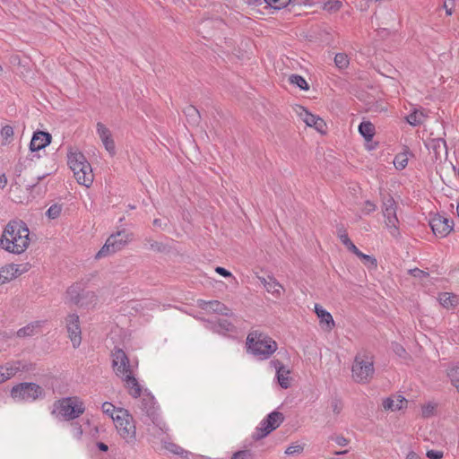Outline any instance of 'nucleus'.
Wrapping results in <instances>:
<instances>
[{
  "label": "nucleus",
  "mask_w": 459,
  "mask_h": 459,
  "mask_svg": "<svg viewBox=\"0 0 459 459\" xmlns=\"http://www.w3.org/2000/svg\"><path fill=\"white\" fill-rule=\"evenodd\" d=\"M30 244V230L26 223L22 221H9L0 237V248L21 255L28 249Z\"/></svg>",
  "instance_id": "1"
},
{
  "label": "nucleus",
  "mask_w": 459,
  "mask_h": 459,
  "mask_svg": "<svg viewBox=\"0 0 459 459\" xmlns=\"http://www.w3.org/2000/svg\"><path fill=\"white\" fill-rule=\"evenodd\" d=\"M247 351L258 359H269L278 349L277 342L267 334L253 331L247 337Z\"/></svg>",
  "instance_id": "2"
},
{
  "label": "nucleus",
  "mask_w": 459,
  "mask_h": 459,
  "mask_svg": "<svg viewBox=\"0 0 459 459\" xmlns=\"http://www.w3.org/2000/svg\"><path fill=\"white\" fill-rule=\"evenodd\" d=\"M70 169L78 184L90 187L94 180V174L91 164L80 152H70L67 155Z\"/></svg>",
  "instance_id": "3"
},
{
  "label": "nucleus",
  "mask_w": 459,
  "mask_h": 459,
  "mask_svg": "<svg viewBox=\"0 0 459 459\" xmlns=\"http://www.w3.org/2000/svg\"><path fill=\"white\" fill-rule=\"evenodd\" d=\"M85 411V405L78 396H69L57 400L53 404L52 414L65 420L79 418Z\"/></svg>",
  "instance_id": "4"
},
{
  "label": "nucleus",
  "mask_w": 459,
  "mask_h": 459,
  "mask_svg": "<svg viewBox=\"0 0 459 459\" xmlns=\"http://www.w3.org/2000/svg\"><path fill=\"white\" fill-rule=\"evenodd\" d=\"M374 361L371 356L366 353H359L356 355L352 367V378L357 383H368L374 375Z\"/></svg>",
  "instance_id": "5"
},
{
  "label": "nucleus",
  "mask_w": 459,
  "mask_h": 459,
  "mask_svg": "<svg viewBox=\"0 0 459 459\" xmlns=\"http://www.w3.org/2000/svg\"><path fill=\"white\" fill-rule=\"evenodd\" d=\"M114 417V424L118 435L128 444H134L136 441V427L132 415L126 411H117Z\"/></svg>",
  "instance_id": "6"
},
{
  "label": "nucleus",
  "mask_w": 459,
  "mask_h": 459,
  "mask_svg": "<svg viewBox=\"0 0 459 459\" xmlns=\"http://www.w3.org/2000/svg\"><path fill=\"white\" fill-rule=\"evenodd\" d=\"M132 239L133 234L125 230L110 235L101 249L96 254V258L100 259L121 250L131 242Z\"/></svg>",
  "instance_id": "7"
},
{
  "label": "nucleus",
  "mask_w": 459,
  "mask_h": 459,
  "mask_svg": "<svg viewBox=\"0 0 459 459\" xmlns=\"http://www.w3.org/2000/svg\"><path fill=\"white\" fill-rule=\"evenodd\" d=\"M382 213L385 228L393 237L397 238L400 235V221L397 217V204L393 197L384 200Z\"/></svg>",
  "instance_id": "8"
},
{
  "label": "nucleus",
  "mask_w": 459,
  "mask_h": 459,
  "mask_svg": "<svg viewBox=\"0 0 459 459\" xmlns=\"http://www.w3.org/2000/svg\"><path fill=\"white\" fill-rule=\"evenodd\" d=\"M43 394L42 387L35 383H21L11 390V396L17 402H33Z\"/></svg>",
  "instance_id": "9"
},
{
  "label": "nucleus",
  "mask_w": 459,
  "mask_h": 459,
  "mask_svg": "<svg viewBox=\"0 0 459 459\" xmlns=\"http://www.w3.org/2000/svg\"><path fill=\"white\" fill-rule=\"evenodd\" d=\"M112 367L115 374L122 378L126 375L134 374L137 364H132L126 352L119 348H116L111 354Z\"/></svg>",
  "instance_id": "10"
},
{
  "label": "nucleus",
  "mask_w": 459,
  "mask_h": 459,
  "mask_svg": "<svg viewBox=\"0 0 459 459\" xmlns=\"http://www.w3.org/2000/svg\"><path fill=\"white\" fill-rule=\"evenodd\" d=\"M283 420L284 416L281 412L276 411H272L256 427L254 438L259 440L265 437L272 431L276 429L282 423Z\"/></svg>",
  "instance_id": "11"
},
{
  "label": "nucleus",
  "mask_w": 459,
  "mask_h": 459,
  "mask_svg": "<svg viewBox=\"0 0 459 459\" xmlns=\"http://www.w3.org/2000/svg\"><path fill=\"white\" fill-rule=\"evenodd\" d=\"M65 324L73 347L78 348L82 342V330L79 316L75 313L67 315L65 318Z\"/></svg>",
  "instance_id": "12"
},
{
  "label": "nucleus",
  "mask_w": 459,
  "mask_h": 459,
  "mask_svg": "<svg viewBox=\"0 0 459 459\" xmlns=\"http://www.w3.org/2000/svg\"><path fill=\"white\" fill-rule=\"evenodd\" d=\"M30 267V263L20 264H8L2 266L0 269V284H4L16 279L18 276L27 273Z\"/></svg>",
  "instance_id": "13"
},
{
  "label": "nucleus",
  "mask_w": 459,
  "mask_h": 459,
  "mask_svg": "<svg viewBox=\"0 0 459 459\" xmlns=\"http://www.w3.org/2000/svg\"><path fill=\"white\" fill-rule=\"evenodd\" d=\"M429 226L436 236L444 238L452 231L454 224L448 218L435 214L429 220Z\"/></svg>",
  "instance_id": "14"
},
{
  "label": "nucleus",
  "mask_w": 459,
  "mask_h": 459,
  "mask_svg": "<svg viewBox=\"0 0 459 459\" xmlns=\"http://www.w3.org/2000/svg\"><path fill=\"white\" fill-rule=\"evenodd\" d=\"M297 113L307 126L315 128L320 134L325 133L326 124L320 117L310 113L304 107H299Z\"/></svg>",
  "instance_id": "15"
},
{
  "label": "nucleus",
  "mask_w": 459,
  "mask_h": 459,
  "mask_svg": "<svg viewBox=\"0 0 459 459\" xmlns=\"http://www.w3.org/2000/svg\"><path fill=\"white\" fill-rule=\"evenodd\" d=\"M97 134L100 138L105 149L111 155L116 153V145L110 130L102 123H97Z\"/></svg>",
  "instance_id": "16"
},
{
  "label": "nucleus",
  "mask_w": 459,
  "mask_h": 459,
  "mask_svg": "<svg viewBox=\"0 0 459 459\" xmlns=\"http://www.w3.org/2000/svg\"><path fill=\"white\" fill-rule=\"evenodd\" d=\"M315 313L319 319L321 328L325 332H331L335 327L333 316L321 305L315 304Z\"/></svg>",
  "instance_id": "17"
},
{
  "label": "nucleus",
  "mask_w": 459,
  "mask_h": 459,
  "mask_svg": "<svg viewBox=\"0 0 459 459\" xmlns=\"http://www.w3.org/2000/svg\"><path fill=\"white\" fill-rule=\"evenodd\" d=\"M51 143V135L48 133L39 131L34 133L30 143V150L34 152L44 149Z\"/></svg>",
  "instance_id": "18"
},
{
  "label": "nucleus",
  "mask_w": 459,
  "mask_h": 459,
  "mask_svg": "<svg viewBox=\"0 0 459 459\" xmlns=\"http://www.w3.org/2000/svg\"><path fill=\"white\" fill-rule=\"evenodd\" d=\"M142 395L143 396L140 407L142 411L144 412L150 419L159 414V408L156 405L154 397L149 393H146V391Z\"/></svg>",
  "instance_id": "19"
},
{
  "label": "nucleus",
  "mask_w": 459,
  "mask_h": 459,
  "mask_svg": "<svg viewBox=\"0 0 459 459\" xmlns=\"http://www.w3.org/2000/svg\"><path fill=\"white\" fill-rule=\"evenodd\" d=\"M198 304H199V307L204 310H210V311H212L214 313H218V314H221L223 316H230L231 315L230 309L226 305H224L223 303H221L219 300H210V301L199 300Z\"/></svg>",
  "instance_id": "20"
},
{
  "label": "nucleus",
  "mask_w": 459,
  "mask_h": 459,
  "mask_svg": "<svg viewBox=\"0 0 459 459\" xmlns=\"http://www.w3.org/2000/svg\"><path fill=\"white\" fill-rule=\"evenodd\" d=\"M407 403L403 395L395 394L384 399L382 405L385 411H395L404 408Z\"/></svg>",
  "instance_id": "21"
},
{
  "label": "nucleus",
  "mask_w": 459,
  "mask_h": 459,
  "mask_svg": "<svg viewBox=\"0 0 459 459\" xmlns=\"http://www.w3.org/2000/svg\"><path fill=\"white\" fill-rule=\"evenodd\" d=\"M121 380L125 383L126 388L128 390L129 394L134 398L141 397L143 394L142 386L134 374L126 375Z\"/></svg>",
  "instance_id": "22"
},
{
  "label": "nucleus",
  "mask_w": 459,
  "mask_h": 459,
  "mask_svg": "<svg viewBox=\"0 0 459 459\" xmlns=\"http://www.w3.org/2000/svg\"><path fill=\"white\" fill-rule=\"evenodd\" d=\"M259 280L266 289L267 292L271 293L275 298H280L284 291L283 286L273 277H260Z\"/></svg>",
  "instance_id": "23"
},
{
  "label": "nucleus",
  "mask_w": 459,
  "mask_h": 459,
  "mask_svg": "<svg viewBox=\"0 0 459 459\" xmlns=\"http://www.w3.org/2000/svg\"><path fill=\"white\" fill-rule=\"evenodd\" d=\"M426 147L429 152H433L435 159H440L441 152H444L446 154V143L443 138H429L425 142Z\"/></svg>",
  "instance_id": "24"
},
{
  "label": "nucleus",
  "mask_w": 459,
  "mask_h": 459,
  "mask_svg": "<svg viewBox=\"0 0 459 459\" xmlns=\"http://www.w3.org/2000/svg\"><path fill=\"white\" fill-rule=\"evenodd\" d=\"M438 301L446 309L454 308L459 305V296L450 292H443L438 295Z\"/></svg>",
  "instance_id": "25"
},
{
  "label": "nucleus",
  "mask_w": 459,
  "mask_h": 459,
  "mask_svg": "<svg viewBox=\"0 0 459 459\" xmlns=\"http://www.w3.org/2000/svg\"><path fill=\"white\" fill-rule=\"evenodd\" d=\"M275 378L277 380V383L279 385L283 388L287 389L291 385V377H290V370L287 367L281 368V370H278L275 375Z\"/></svg>",
  "instance_id": "26"
},
{
  "label": "nucleus",
  "mask_w": 459,
  "mask_h": 459,
  "mask_svg": "<svg viewBox=\"0 0 459 459\" xmlns=\"http://www.w3.org/2000/svg\"><path fill=\"white\" fill-rule=\"evenodd\" d=\"M359 133L367 142H369L375 135V126L369 121H363L359 126Z\"/></svg>",
  "instance_id": "27"
},
{
  "label": "nucleus",
  "mask_w": 459,
  "mask_h": 459,
  "mask_svg": "<svg viewBox=\"0 0 459 459\" xmlns=\"http://www.w3.org/2000/svg\"><path fill=\"white\" fill-rule=\"evenodd\" d=\"M151 420L153 423V428L152 429L153 436L160 437L161 434H165L169 430L167 424L160 417V414L151 418Z\"/></svg>",
  "instance_id": "28"
},
{
  "label": "nucleus",
  "mask_w": 459,
  "mask_h": 459,
  "mask_svg": "<svg viewBox=\"0 0 459 459\" xmlns=\"http://www.w3.org/2000/svg\"><path fill=\"white\" fill-rule=\"evenodd\" d=\"M411 156V152L408 149H404L403 152L396 154L394 159V165L397 169H403L406 168L409 160V157Z\"/></svg>",
  "instance_id": "29"
},
{
  "label": "nucleus",
  "mask_w": 459,
  "mask_h": 459,
  "mask_svg": "<svg viewBox=\"0 0 459 459\" xmlns=\"http://www.w3.org/2000/svg\"><path fill=\"white\" fill-rule=\"evenodd\" d=\"M1 368L3 373L4 374L5 381H7L8 379L14 377L16 373L21 370V363L18 361L7 363L4 366H1Z\"/></svg>",
  "instance_id": "30"
},
{
  "label": "nucleus",
  "mask_w": 459,
  "mask_h": 459,
  "mask_svg": "<svg viewBox=\"0 0 459 459\" xmlns=\"http://www.w3.org/2000/svg\"><path fill=\"white\" fill-rule=\"evenodd\" d=\"M426 116L422 111L415 110L409 114L406 117L407 122L411 126H419L425 120Z\"/></svg>",
  "instance_id": "31"
},
{
  "label": "nucleus",
  "mask_w": 459,
  "mask_h": 459,
  "mask_svg": "<svg viewBox=\"0 0 459 459\" xmlns=\"http://www.w3.org/2000/svg\"><path fill=\"white\" fill-rule=\"evenodd\" d=\"M185 114L188 117V121L192 124H198L200 120V114L196 108L188 106L185 109Z\"/></svg>",
  "instance_id": "32"
},
{
  "label": "nucleus",
  "mask_w": 459,
  "mask_h": 459,
  "mask_svg": "<svg viewBox=\"0 0 459 459\" xmlns=\"http://www.w3.org/2000/svg\"><path fill=\"white\" fill-rule=\"evenodd\" d=\"M334 64L341 70L346 69L350 64L348 56L344 53L336 54L334 56Z\"/></svg>",
  "instance_id": "33"
},
{
  "label": "nucleus",
  "mask_w": 459,
  "mask_h": 459,
  "mask_svg": "<svg viewBox=\"0 0 459 459\" xmlns=\"http://www.w3.org/2000/svg\"><path fill=\"white\" fill-rule=\"evenodd\" d=\"M289 82L304 91H307L309 88L307 81L302 76L298 74H291L289 78Z\"/></svg>",
  "instance_id": "34"
},
{
  "label": "nucleus",
  "mask_w": 459,
  "mask_h": 459,
  "mask_svg": "<svg viewBox=\"0 0 459 459\" xmlns=\"http://www.w3.org/2000/svg\"><path fill=\"white\" fill-rule=\"evenodd\" d=\"M124 410L125 409H123V408H117V407H115L112 403H110L108 402H105L102 404V411H103V412L105 414H107L108 416H109L113 420H114V417L118 414L117 411H124Z\"/></svg>",
  "instance_id": "35"
},
{
  "label": "nucleus",
  "mask_w": 459,
  "mask_h": 459,
  "mask_svg": "<svg viewBox=\"0 0 459 459\" xmlns=\"http://www.w3.org/2000/svg\"><path fill=\"white\" fill-rule=\"evenodd\" d=\"M38 327V323L30 324L21 329H19L16 333L18 337H27L32 336L35 333V329Z\"/></svg>",
  "instance_id": "36"
},
{
  "label": "nucleus",
  "mask_w": 459,
  "mask_h": 459,
  "mask_svg": "<svg viewBox=\"0 0 459 459\" xmlns=\"http://www.w3.org/2000/svg\"><path fill=\"white\" fill-rule=\"evenodd\" d=\"M304 444L293 443L286 448L284 453L286 455H299L304 451Z\"/></svg>",
  "instance_id": "37"
},
{
  "label": "nucleus",
  "mask_w": 459,
  "mask_h": 459,
  "mask_svg": "<svg viewBox=\"0 0 459 459\" xmlns=\"http://www.w3.org/2000/svg\"><path fill=\"white\" fill-rule=\"evenodd\" d=\"M0 134L4 140L3 144H7L13 136V128L11 126H4L1 129Z\"/></svg>",
  "instance_id": "38"
},
{
  "label": "nucleus",
  "mask_w": 459,
  "mask_h": 459,
  "mask_svg": "<svg viewBox=\"0 0 459 459\" xmlns=\"http://www.w3.org/2000/svg\"><path fill=\"white\" fill-rule=\"evenodd\" d=\"M358 257L359 259H361V261L363 262V264L368 267V268H376L377 267V260L376 258H374L373 256H370L368 255H366V254H363L362 252L359 253V255H358Z\"/></svg>",
  "instance_id": "39"
},
{
  "label": "nucleus",
  "mask_w": 459,
  "mask_h": 459,
  "mask_svg": "<svg viewBox=\"0 0 459 459\" xmlns=\"http://www.w3.org/2000/svg\"><path fill=\"white\" fill-rule=\"evenodd\" d=\"M290 0H264V3L269 4L272 8L281 9L289 4Z\"/></svg>",
  "instance_id": "40"
},
{
  "label": "nucleus",
  "mask_w": 459,
  "mask_h": 459,
  "mask_svg": "<svg viewBox=\"0 0 459 459\" xmlns=\"http://www.w3.org/2000/svg\"><path fill=\"white\" fill-rule=\"evenodd\" d=\"M61 211L62 208L59 204H53L48 209L47 215L49 219H56L60 215Z\"/></svg>",
  "instance_id": "41"
},
{
  "label": "nucleus",
  "mask_w": 459,
  "mask_h": 459,
  "mask_svg": "<svg viewBox=\"0 0 459 459\" xmlns=\"http://www.w3.org/2000/svg\"><path fill=\"white\" fill-rule=\"evenodd\" d=\"M436 405L434 403H429L422 406L421 414L424 418L431 417L435 412Z\"/></svg>",
  "instance_id": "42"
},
{
  "label": "nucleus",
  "mask_w": 459,
  "mask_h": 459,
  "mask_svg": "<svg viewBox=\"0 0 459 459\" xmlns=\"http://www.w3.org/2000/svg\"><path fill=\"white\" fill-rule=\"evenodd\" d=\"M342 7L340 1H328L325 4L324 9L328 12H336Z\"/></svg>",
  "instance_id": "43"
},
{
  "label": "nucleus",
  "mask_w": 459,
  "mask_h": 459,
  "mask_svg": "<svg viewBox=\"0 0 459 459\" xmlns=\"http://www.w3.org/2000/svg\"><path fill=\"white\" fill-rule=\"evenodd\" d=\"M331 439L334 441L339 446H346L349 444V439L342 435H337L331 437Z\"/></svg>",
  "instance_id": "44"
},
{
  "label": "nucleus",
  "mask_w": 459,
  "mask_h": 459,
  "mask_svg": "<svg viewBox=\"0 0 459 459\" xmlns=\"http://www.w3.org/2000/svg\"><path fill=\"white\" fill-rule=\"evenodd\" d=\"M410 274L412 275L414 278H418V279H423V278H427L429 277V273L420 270V269H418V268H414V269H411L409 271Z\"/></svg>",
  "instance_id": "45"
},
{
  "label": "nucleus",
  "mask_w": 459,
  "mask_h": 459,
  "mask_svg": "<svg viewBox=\"0 0 459 459\" xmlns=\"http://www.w3.org/2000/svg\"><path fill=\"white\" fill-rule=\"evenodd\" d=\"M71 426L73 436L80 439L83 433L82 427L78 423H73Z\"/></svg>",
  "instance_id": "46"
},
{
  "label": "nucleus",
  "mask_w": 459,
  "mask_h": 459,
  "mask_svg": "<svg viewBox=\"0 0 459 459\" xmlns=\"http://www.w3.org/2000/svg\"><path fill=\"white\" fill-rule=\"evenodd\" d=\"M426 455L429 459H441V458H443L444 454L442 451H438V450H429L427 452Z\"/></svg>",
  "instance_id": "47"
},
{
  "label": "nucleus",
  "mask_w": 459,
  "mask_h": 459,
  "mask_svg": "<svg viewBox=\"0 0 459 459\" xmlns=\"http://www.w3.org/2000/svg\"><path fill=\"white\" fill-rule=\"evenodd\" d=\"M331 408L333 413L339 414L342 410V404L339 400H333L331 403Z\"/></svg>",
  "instance_id": "48"
},
{
  "label": "nucleus",
  "mask_w": 459,
  "mask_h": 459,
  "mask_svg": "<svg viewBox=\"0 0 459 459\" xmlns=\"http://www.w3.org/2000/svg\"><path fill=\"white\" fill-rule=\"evenodd\" d=\"M231 459H250V453L246 450L238 451L232 455Z\"/></svg>",
  "instance_id": "49"
},
{
  "label": "nucleus",
  "mask_w": 459,
  "mask_h": 459,
  "mask_svg": "<svg viewBox=\"0 0 459 459\" xmlns=\"http://www.w3.org/2000/svg\"><path fill=\"white\" fill-rule=\"evenodd\" d=\"M269 365L271 368H274L276 372H278V370H281V368H285L286 366L281 362L280 361L279 359H272L270 362H269Z\"/></svg>",
  "instance_id": "50"
},
{
  "label": "nucleus",
  "mask_w": 459,
  "mask_h": 459,
  "mask_svg": "<svg viewBox=\"0 0 459 459\" xmlns=\"http://www.w3.org/2000/svg\"><path fill=\"white\" fill-rule=\"evenodd\" d=\"M393 350L399 357H404L406 354L405 349L398 343L393 344Z\"/></svg>",
  "instance_id": "51"
},
{
  "label": "nucleus",
  "mask_w": 459,
  "mask_h": 459,
  "mask_svg": "<svg viewBox=\"0 0 459 459\" xmlns=\"http://www.w3.org/2000/svg\"><path fill=\"white\" fill-rule=\"evenodd\" d=\"M165 447L169 451H170L171 453L176 454V455H180L183 452V449L175 444L169 443L168 446H165Z\"/></svg>",
  "instance_id": "52"
},
{
  "label": "nucleus",
  "mask_w": 459,
  "mask_h": 459,
  "mask_svg": "<svg viewBox=\"0 0 459 459\" xmlns=\"http://www.w3.org/2000/svg\"><path fill=\"white\" fill-rule=\"evenodd\" d=\"M376 208H377V206L375 205V204H373L370 201H367V202H365L363 210L366 213H370V212L376 211Z\"/></svg>",
  "instance_id": "53"
},
{
  "label": "nucleus",
  "mask_w": 459,
  "mask_h": 459,
  "mask_svg": "<svg viewBox=\"0 0 459 459\" xmlns=\"http://www.w3.org/2000/svg\"><path fill=\"white\" fill-rule=\"evenodd\" d=\"M219 326L225 332H230L233 329V325L229 323L227 320H223L219 323Z\"/></svg>",
  "instance_id": "54"
},
{
  "label": "nucleus",
  "mask_w": 459,
  "mask_h": 459,
  "mask_svg": "<svg viewBox=\"0 0 459 459\" xmlns=\"http://www.w3.org/2000/svg\"><path fill=\"white\" fill-rule=\"evenodd\" d=\"M215 272L223 277H231L232 276V273L223 267H220V266L216 267Z\"/></svg>",
  "instance_id": "55"
},
{
  "label": "nucleus",
  "mask_w": 459,
  "mask_h": 459,
  "mask_svg": "<svg viewBox=\"0 0 459 459\" xmlns=\"http://www.w3.org/2000/svg\"><path fill=\"white\" fill-rule=\"evenodd\" d=\"M348 250L352 252L357 256L359 255L360 251L358 249V247L352 243V241L349 242L347 246H345Z\"/></svg>",
  "instance_id": "56"
},
{
  "label": "nucleus",
  "mask_w": 459,
  "mask_h": 459,
  "mask_svg": "<svg viewBox=\"0 0 459 459\" xmlns=\"http://www.w3.org/2000/svg\"><path fill=\"white\" fill-rule=\"evenodd\" d=\"M339 238L342 241V243L344 245V246H347L349 242H351V240L350 239V238L348 237L347 233L343 232L342 234L339 235Z\"/></svg>",
  "instance_id": "57"
},
{
  "label": "nucleus",
  "mask_w": 459,
  "mask_h": 459,
  "mask_svg": "<svg viewBox=\"0 0 459 459\" xmlns=\"http://www.w3.org/2000/svg\"><path fill=\"white\" fill-rule=\"evenodd\" d=\"M7 185V178L5 174H0V189H4Z\"/></svg>",
  "instance_id": "58"
},
{
  "label": "nucleus",
  "mask_w": 459,
  "mask_h": 459,
  "mask_svg": "<svg viewBox=\"0 0 459 459\" xmlns=\"http://www.w3.org/2000/svg\"><path fill=\"white\" fill-rule=\"evenodd\" d=\"M405 459H420V458L415 452L411 451L407 454Z\"/></svg>",
  "instance_id": "59"
},
{
  "label": "nucleus",
  "mask_w": 459,
  "mask_h": 459,
  "mask_svg": "<svg viewBox=\"0 0 459 459\" xmlns=\"http://www.w3.org/2000/svg\"><path fill=\"white\" fill-rule=\"evenodd\" d=\"M26 161L27 160H24L23 161H22L21 160H19V163L17 165V169L19 170V172H22V170L26 167Z\"/></svg>",
  "instance_id": "60"
},
{
  "label": "nucleus",
  "mask_w": 459,
  "mask_h": 459,
  "mask_svg": "<svg viewBox=\"0 0 459 459\" xmlns=\"http://www.w3.org/2000/svg\"><path fill=\"white\" fill-rule=\"evenodd\" d=\"M97 446L99 447L100 450H101L103 452H106L108 449V446L102 442H99L97 444Z\"/></svg>",
  "instance_id": "61"
},
{
  "label": "nucleus",
  "mask_w": 459,
  "mask_h": 459,
  "mask_svg": "<svg viewBox=\"0 0 459 459\" xmlns=\"http://www.w3.org/2000/svg\"><path fill=\"white\" fill-rule=\"evenodd\" d=\"M248 4H261L264 0H247Z\"/></svg>",
  "instance_id": "62"
},
{
  "label": "nucleus",
  "mask_w": 459,
  "mask_h": 459,
  "mask_svg": "<svg viewBox=\"0 0 459 459\" xmlns=\"http://www.w3.org/2000/svg\"><path fill=\"white\" fill-rule=\"evenodd\" d=\"M452 383L459 393V379H452Z\"/></svg>",
  "instance_id": "63"
},
{
  "label": "nucleus",
  "mask_w": 459,
  "mask_h": 459,
  "mask_svg": "<svg viewBox=\"0 0 459 459\" xmlns=\"http://www.w3.org/2000/svg\"><path fill=\"white\" fill-rule=\"evenodd\" d=\"M153 225L156 226V227H160L161 226V221L160 219H155L153 221Z\"/></svg>",
  "instance_id": "64"
}]
</instances>
